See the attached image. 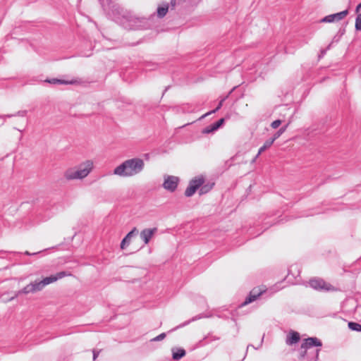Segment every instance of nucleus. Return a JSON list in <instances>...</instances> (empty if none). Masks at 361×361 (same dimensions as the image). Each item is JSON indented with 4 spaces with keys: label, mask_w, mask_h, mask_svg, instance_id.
Listing matches in <instances>:
<instances>
[{
    "label": "nucleus",
    "mask_w": 361,
    "mask_h": 361,
    "mask_svg": "<svg viewBox=\"0 0 361 361\" xmlns=\"http://www.w3.org/2000/svg\"><path fill=\"white\" fill-rule=\"evenodd\" d=\"M348 13V10H345L336 13L331 14L325 16L320 20L321 23H334L338 22L343 19Z\"/></svg>",
    "instance_id": "1a4fd4ad"
},
{
    "label": "nucleus",
    "mask_w": 361,
    "mask_h": 361,
    "mask_svg": "<svg viewBox=\"0 0 361 361\" xmlns=\"http://www.w3.org/2000/svg\"><path fill=\"white\" fill-rule=\"evenodd\" d=\"M309 283L311 288L319 291H333L335 290L332 285L319 278L310 279Z\"/></svg>",
    "instance_id": "0eeeda50"
},
{
    "label": "nucleus",
    "mask_w": 361,
    "mask_h": 361,
    "mask_svg": "<svg viewBox=\"0 0 361 361\" xmlns=\"http://www.w3.org/2000/svg\"><path fill=\"white\" fill-rule=\"evenodd\" d=\"M263 341H264V336H262V339H261L260 344H259V347H255V346H254V345H252V344H249V345H247V351H246L245 355L247 354V350L249 349V348H250V347H252V348H253L254 349L257 350V349H259V347H261V346L262 345Z\"/></svg>",
    "instance_id": "2f4dec72"
},
{
    "label": "nucleus",
    "mask_w": 361,
    "mask_h": 361,
    "mask_svg": "<svg viewBox=\"0 0 361 361\" xmlns=\"http://www.w3.org/2000/svg\"><path fill=\"white\" fill-rule=\"evenodd\" d=\"M348 328L353 331L361 332V324L354 322H348Z\"/></svg>",
    "instance_id": "4be33fe9"
},
{
    "label": "nucleus",
    "mask_w": 361,
    "mask_h": 361,
    "mask_svg": "<svg viewBox=\"0 0 361 361\" xmlns=\"http://www.w3.org/2000/svg\"><path fill=\"white\" fill-rule=\"evenodd\" d=\"M172 357L175 360H178L185 355V350L183 348H176L172 350Z\"/></svg>",
    "instance_id": "f3484780"
},
{
    "label": "nucleus",
    "mask_w": 361,
    "mask_h": 361,
    "mask_svg": "<svg viewBox=\"0 0 361 361\" xmlns=\"http://www.w3.org/2000/svg\"><path fill=\"white\" fill-rule=\"evenodd\" d=\"M214 183H204L199 188V193L200 195H204L209 192L213 188Z\"/></svg>",
    "instance_id": "6ab92c4d"
},
{
    "label": "nucleus",
    "mask_w": 361,
    "mask_h": 361,
    "mask_svg": "<svg viewBox=\"0 0 361 361\" xmlns=\"http://www.w3.org/2000/svg\"><path fill=\"white\" fill-rule=\"evenodd\" d=\"M70 275L71 274L66 271H60L56 273L55 275H51L49 276L45 277L41 281L36 280L34 282H31L30 283L27 284L22 290H19L17 295H19L20 294L34 293L40 291L46 286Z\"/></svg>",
    "instance_id": "f03ea898"
},
{
    "label": "nucleus",
    "mask_w": 361,
    "mask_h": 361,
    "mask_svg": "<svg viewBox=\"0 0 361 361\" xmlns=\"http://www.w3.org/2000/svg\"><path fill=\"white\" fill-rule=\"evenodd\" d=\"M210 317H211L210 315H206V314H199L197 316L192 317L191 320L185 322L183 325H180V326H183L189 324L190 322H194V321H196V320L202 319V318ZM179 327H180V326H179ZM177 328H178V326H177L176 329ZM174 329H176V328Z\"/></svg>",
    "instance_id": "bb28decb"
},
{
    "label": "nucleus",
    "mask_w": 361,
    "mask_h": 361,
    "mask_svg": "<svg viewBox=\"0 0 361 361\" xmlns=\"http://www.w3.org/2000/svg\"><path fill=\"white\" fill-rule=\"evenodd\" d=\"M165 337H166V334L162 333V334H159V336H156L155 338H154L153 339H152V341H159L163 340Z\"/></svg>",
    "instance_id": "c85d7f7f"
},
{
    "label": "nucleus",
    "mask_w": 361,
    "mask_h": 361,
    "mask_svg": "<svg viewBox=\"0 0 361 361\" xmlns=\"http://www.w3.org/2000/svg\"><path fill=\"white\" fill-rule=\"evenodd\" d=\"M120 23L127 30H140L145 27L147 20L144 18H138L130 13L122 15Z\"/></svg>",
    "instance_id": "20e7f679"
},
{
    "label": "nucleus",
    "mask_w": 361,
    "mask_h": 361,
    "mask_svg": "<svg viewBox=\"0 0 361 361\" xmlns=\"http://www.w3.org/2000/svg\"><path fill=\"white\" fill-rule=\"evenodd\" d=\"M100 4L109 18L114 20L118 19L121 14V7L112 0H100Z\"/></svg>",
    "instance_id": "39448f33"
},
{
    "label": "nucleus",
    "mask_w": 361,
    "mask_h": 361,
    "mask_svg": "<svg viewBox=\"0 0 361 361\" xmlns=\"http://www.w3.org/2000/svg\"><path fill=\"white\" fill-rule=\"evenodd\" d=\"M64 176L67 180L80 179L78 175V171L75 169H68L64 173Z\"/></svg>",
    "instance_id": "2eb2a0df"
},
{
    "label": "nucleus",
    "mask_w": 361,
    "mask_h": 361,
    "mask_svg": "<svg viewBox=\"0 0 361 361\" xmlns=\"http://www.w3.org/2000/svg\"><path fill=\"white\" fill-rule=\"evenodd\" d=\"M257 298H256V295H252L250 293L249 295L245 298V301L242 303L241 306L247 305L255 300H256Z\"/></svg>",
    "instance_id": "393cba45"
},
{
    "label": "nucleus",
    "mask_w": 361,
    "mask_h": 361,
    "mask_svg": "<svg viewBox=\"0 0 361 361\" xmlns=\"http://www.w3.org/2000/svg\"><path fill=\"white\" fill-rule=\"evenodd\" d=\"M322 346V341L317 337H309L304 339L300 346L299 359L302 360L307 358V361H317L320 350H311L310 348Z\"/></svg>",
    "instance_id": "7ed1b4c3"
},
{
    "label": "nucleus",
    "mask_w": 361,
    "mask_h": 361,
    "mask_svg": "<svg viewBox=\"0 0 361 361\" xmlns=\"http://www.w3.org/2000/svg\"><path fill=\"white\" fill-rule=\"evenodd\" d=\"M281 124V121L280 119H277V120L274 121L271 123V126L275 129V128H277Z\"/></svg>",
    "instance_id": "c756f323"
},
{
    "label": "nucleus",
    "mask_w": 361,
    "mask_h": 361,
    "mask_svg": "<svg viewBox=\"0 0 361 361\" xmlns=\"http://www.w3.org/2000/svg\"><path fill=\"white\" fill-rule=\"evenodd\" d=\"M207 339H209V341H208L205 343L201 344V345H206L207 343H209L212 341H218V340L220 339V337L216 336H213V335H211L210 334H209L208 335L205 336L203 338V339L200 341V343H202V342H203L204 341H205Z\"/></svg>",
    "instance_id": "412c9836"
},
{
    "label": "nucleus",
    "mask_w": 361,
    "mask_h": 361,
    "mask_svg": "<svg viewBox=\"0 0 361 361\" xmlns=\"http://www.w3.org/2000/svg\"><path fill=\"white\" fill-rule=\"evenodd\" d=\"M250 293L252 295H256V298H258V297H259L262 294V291L254 288L250 291Z\"/></svg>",
    "instance_id": "7c9ffc66"
},
{
    "label": "nucleus",
    "mask_w": 361,
    "mask_h": 361,
    "mask_svg": "<svg viewBox=\"0 0 361 361\" xmlns=\"http://www.w3.org/2000/svg\"><path fill=\"white\" fill-rule=\"evenodd\" d=\"M168 10H169L168 4L163 6H159L157 8L158 17L160 18H164L166 16V14L167 13Z\"/></svg>",
    "instance_id": "aec40b11"
},
{
    "label": "nucleus",
    "mask_w": 361,
    "mask_h": 361,
    "mask_svg": "<svg viewBox=\"0 0 361 361\" xmlns=\"http://www.w3.org/2000/svg\"><path fill=\"white\" fill-rule=\"evenodd\" d=\"M179 178L174 176H165L163 187L169 192H174L178 186Z\"/></svg>",
    "instance_id": "6e6552de"
},
{
    "label": "nucleus",
    "mask_w": 361,
    "mask_h": 361,
    "mask_svg": "<svg viewBox=\"0 0 361 361\" xmlns=\"http://www.w3.org/2000/svg\"><path fill=\"white\" fill-rule=\"evenodd\" d=\"M45 82H49L50 84L53 85H68V84H73L72 81L65 80H61L57 78H51V79H47L45 80Z\"/></svg>",
    "instance_id": "a211bd4d"
},
{
    "label": "nucleus",
    "mask_w": 361,
    "mask_h": 361,
    "mask_svg": "<svg viewBox=\"0 0 361 361\" xmlns=\"http://www.w3.org/2000/svg\"><path fill=\"white\" fill-rule=\"evenodd\" d=\"M93 164L91 161H87L80 165L77 169L78 175L80 179H82L88 176L92 169Z\"/></svg>",
    "instance_id": "9d476101"
},
{
    "label": "nucleus",
    "mask_w": 361,
    "mask_h": 361,
    "mask_svg": "<svg viewBox=\"0 0 361 361\" xmlns=\"http://www.w3.org/2000/svg\"><path fill=\"white\" fill-rule=\"evenodd\" d=\"M156 66H157V65H155V64H152V66H151V65H149V68H147V70H148V71H152V70H154V69H155V68H156Z\"/></svg>",
    "instance_id": "f704fd0d"
},
{
    "label": "nucleus",
    "mask_w": 361,
    "mask_h": 361,
    "mask_svg": "<svg viewBox=\"0 0 361 361\" xmlns=\"http://www.w3.org/2000/svg\"><path fill=\"white\" fill-rule=\"evenodd\" d=\"M289 123H288L286 126L281 127L271 137L274 141H275L276 139H278L286 130L288 126Z\"/></svg>",
    "instance_id": "a878e982"
},
{
    "label": "nucleus",
    "mask_w": 361,
    "mask_h": 361,
    "mask_svg": "<svg viewBox=\"0 0 361 361\" xmlns=\"http://www.w3.org/2000/svg\"><path fill=\"white\" fill-rule=\"evenodd\" d=\"M100 351H101L100 350H95V349H94V350H92V353H93V360H95L97 358V357H98V356H99V355Z\"/></svg>",
    "instance_id": "473e14b6"
},
{
    "label": "nucleus",
    "mask_w": 361,
    "mask_h": 361,
    "mask_svg": "<svg viewBox=\"0 0 361 361\" xmlns=\"http://www.w3.org/2000/svg\"><path fill=\"white\" fill-rule=\"evenodd\" d=\"M204 183V178L202 176H196L190 180L188 186L185 191L186 197H192L200 186Z\"/></svg>",
    "instance_id": "423d86ee"
},
{
    "label": "nucleus",
    "mask_w": 361,
    "mask_h": 361,
    "mask_svg": "<svg viewBox=\"0 0 361 361\" xmlns=\"http://www.w3.org/2000/svg\"><path fill=\"white\" fill-rule=\"evenodd\" d=\"M355 29L361 31V14H358L355 19Z\"/></svg>",
    "instance_id": "cd10ccee"
},
{
    "label": "nucleus",
    "mask_w": 361,
    "mask_h": 361,
    "mask_svg": "<svg viewBox=\"0 0 361 361\" xmlns=\"http://www.w3.org/2000/svg\"><path fill=\"white\" fill-rule=\"evenodd\" d=\"M139 231L136 227H134L122 240L121 243V248L125 249L128 245H130L133 237L137 235Z\"/></svg>",
    "instance_id": "ddd939ff"
},
{
    "label": "nucleus",
    "mask_w": 361,
    "mask_h": 361,
    "mask_svg": "<svg viewBox=\"0 0 361 361\" xmlns=\"http://www.w3.org/2000/svg\"><path fill=\"white\" fill-rule=\"evenodd\" d=\"M274 142V140H272L271 138L267 140L264 142V145L259 149L258 153L254 158L253 161H255L262 152H264L266 149L269 148L272 145Z\"/></svg>",
    "instance_id": "dca6fc26"
},
{
    "label": "nucleus",
    "mask_w": 361,
    "mask_h": 361,
    "mask_svg": "<svg viewBox=\"0 0 361 361\" xmlns=\"http://www.w3.org/2000/svg\"><path fill=\"white\" fill-rule=\"evenodd\" d=\"M300 336L297 331H291L286 337V343L287 345H291L300 341Z\"/></svg>",
    "instance_id": "4468645a"
},
{
    "label": "nucleus",
    "mask_w": 361,
    "mask_h": 361,
    "mask_svg": "<svg viewBox=\"0 0 361 361\" xmlns=\"http://www.w3.org/2000/svg\"><path fill=\"white\" fill-rule=\"evenodd\" d=\"M27 114V111L26 110H23V111H18L16 114H6V115H4V116H1L0 118H11L13 116H21V117H24Z\"/></svg>",
    "instance_id": "b1692460"
},
{
    "label": "nucleus",
    "mask_w": 361,
    "mask_h": 361,
    "mask_svg": "<svg viewBox=\"0 0 361 361\" xmlns=\"http://www.w3.org/2000/svg\"><path fill=\"white\" fill-rule=\"evenodd\" d=\"M225 122V119L224 118H220L217 121L212 123L211 125L205 127L202 129V134H209L213 133L216 131L219 128H221Z\"/></svg>",
    "instance_id": "9b49d317"
},
{
    "label": "nucleus",
    "mask_w": 361,
    "mask_h": 361,
    "mask_svg": "<svg viewBox=\"0 0 361 361\" xmlns=\"http://www.w3.org/2000/svg\"><path fill=\"white\" fill-rule=\"evenodd\" d=\"M176 0H171V6L174 7L176 6Z\"/></svg>",
    "instance_id": "e433bc0d"
},
{
    "label": "nucleus",
    "mask_w": 361,
    "mask_h": 361,
    "mask_svg": "<svg viewBox=\"0 0 361 361\" xmlns=\"http://www.w3.org/2000/svg\"><path fill=\"white\" fill-rule=\"evenodd\" d=\"M224 99H221V100L219 102V104L217 105V106H216L214 110H212V111H209V112L206 113L205 114H204L203 116H202L200 117V119H202V118H205L206 116H207L208 115H210V114H214V113H216V111H218L221 108V106H222V105H223V102H224Z\"/></svg>",
    "instance_id": "5701e85b"
},
{
    "label": "nucleus",
    "mask_w": 361,
    "mask_h": 361,
    "mask_svg": "<svg viewBox=\"0 0 361 361\" xmlns=\"http://www.w3.org/2000/svg\"><path fill=\"white\" fill-rule=\"evenodd\" d=\"M157 231V228H145L143 229L140 233V237L143 240L145 245L148 244L150 241V239Z\"/></svg>",
    "instance_id": "f8f14e48"
},
{
    "label": "nucleus",
    "mask_w": 361,
    "mask_h": 361,
    "mask_svg": "<svg viewBox=\"0 0 361 361\" xmlns=\"http://www.w3.org/2000/svg\"><path fill=\"white\" fill-rule=\"evenodd\" d=\"M361 8V3L359 4L356 7V12H358L359 10Z\"/></svg>",
    "instance_id": "c9c22d12"
},
{
    "label": "nucleus",
    "mask_w": 361,
    "mask_h": 361,
    "mask_svg": "<svg viewBox=\"0 0 361 361\" xmlns=\"http://www.w3.org/2000/svg\"><path fill=\"white\" fill-rule=\"evenodd\" d=\"M145 168V162L140 158H132L124 161L114 170V174L121 177H132L140 173Z\"/></svg>",
    "instance_id": "f257e3e1"
},
{
    "label": "nucleus",
    "mask_w": 361,
    "mask_h": 361,
    "mask_svg": "<svg viewBox=\"0 0 361 361\" xmlns=\"http://www.w3.org/2000/svg\"><path fill=\"white\" fill-rule=\"evenodd\" d=\"M39 252H40V251H39V252H33V253H31V252H28V251H25V252H24V254H25V255H28V256H31V255H37V254H38V253H39Z\"/></svg>",
    "instance_id": "72a5a7b5"
}]
</instances>
